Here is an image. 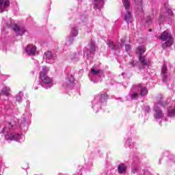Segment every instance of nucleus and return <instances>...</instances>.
Instances as JSON below:
<instances>
[{
	"label": "nucleus",
	"instance_id": "nucleus-1",
	"mask_svg": "<svg viewBox=\"0 0 175 175\" xmlns=\"http://www.w3.org/2000/svg\"><path fill=\"white\" fill-rule=\"evenodd\" d=\"M49 68L43 67L42 70L40 75V80L42 83H43V87L44 88H51L53 87V81L50 77L47 76V73H49ZM45 85V86H44Z\"/></svg>",
	"mask_w": 175,
	"mask_h": 175
},
{
	"label": "nucleus",
	"instance_id": "nucleus-2",
	"mask_svg": "<svg viewBox=\"0 0 175 175\" xmlns=\"http://www.w3.org/2000/svg\"><path fill=\"white\" fill-rule=\"evenodd\" d=\"M160 39L163 42H165L162 44L163 49L170 47L173 44V36L167 31H165L161 33Z\"/></svg>",
	"mask_w": 175,
	"mask_h": 175
},
{
	"label": "nucleus",
	"instance_id": "nucleus-3",
	"mask_svg": "<svg viewBox=\"0 0 175 175\" xmlns=\"http://www.w3.org/2000/svg\"><path fill=\"white\" fill-rule=\"evenodd\" d=\"M135 53L139 55V59L142 64L143 69H144V66H148V62L144 58L143 54L146 53V47L144 46H139L136 48Z\"/></svg>",
	"mask_w": 175,
	"mask_h": 175
},
{
	"label": "nucleus",
	"instance_id": "nucleus-4",
	"mask_svg": "<svg viewBox=\"0 0 175 175\" xmlns=\"http://www.w3.org/2000/svg\"><path fill=\"white\" fill-rule=\"evenodd\" d=\"M8 28H11L13 29L14 32H16L17 36H23L25 32H27V29L24 27H18L17 25L14 23V22H10V24L6 23Z\"/></svg>",
	"mask_w": 175,
	"mask_h": 175
},
{
	"label": "nucleus",
	"instance_id": "nucleus-5",
	"mask_svg": "<svg viewBox=\"0 0 175 175\" xmlns=\"http://www.w3.org/2000/svg\"><path fill=\"white\" fill-rule=\"evenodd\" d=\"M95 51H96V46L95 45V42H94V41L90 42L89 44V48L84 49V53L86 54L88 59H90V58H91L92 55L95 54Z\"/></svg>",
	"mask_w": 175,
	"mask_h": 175
},
{
	"label": "nucleus",
	"instance_id": "nucleus-6",
	"mask_svg": "<svg viewBox=\"0 0 175 175\" xmlns=\"http://www.w3.org/2000/svg\"><path fill=\"white\" fill-rule=\"evenodd\" d=\"M5 139L10 142H12V140H15V142L21 143V142H24V140H25V137L23 135L8 133L5 135Z\"/></svg>",
	"mask_w": 175,
	"mask_h": 175
},
{
	"label": "nucleus",
	"instance_id": "nucleus-7",
	"mask_svg": "<svg viewBox=\"0 0 175 175\" xmlns=\"http://www.w3.org/2000/svg\"><path fill=\"white\" fill-rule=\"evenodd\" d=\"M25 51L27 55H35L36 54V46L27 45L25 49Z\"/></svg>",
	"mask_w": 175,
	"mask_h": 175
},
{
	"label": "nucleus",
	"instance_id": "nucleus-8",
	"mask_svg": "<svg viewBox=\"0 0 175 175\" xmlns=\"http://www.w3.org/2000/svg\"><path fill=\"white\" fill-rule=\"evenodd\" d=\"M10 6V1L9 0H0V12L3 13L6 8Z\"/></svg>",
	"mask_w": 175,
	"mask_h": 175
},
{
	"label": "nucleus",
	"instance_id": "nucleus-9",
	"mask_svg": "<svg viewBox=\"0 0 175 175\" xmlns=\"http://www.w3.org/2000/svg\"><path fill=\"white\" fill-rule=\"evenodd\" d=\"M73 83H75V77L72 75H68L64 82H63V87L66 88L70 87L71 84H73Z\"/></svg>",
	"mask_w": 175,
	"mask_h": 175
},
{
	"label": "nucleus",
	"instance_id": "nucleus-10",
	"mask_svg": "<svg viewBox=\"0 0 175 175\" xmlns=\"http://www.w3.org/2000/svg\"><path fill=\"white\" fill-rule=\"evenodd\" d=\"M135 90H137V91L139 92V95L141 96H146L148 92L147 88L140 84L135 86Z\"/></svg>",
	"mask_w": 175,
	"mask_h": 175
},
{
	"label": "nucleus",
	"instance_id": "nucleus-11",
	"mask_svg": "<svg viewBox=\"0 0 175 175\" xmlns=\"http://www.w3.org/2000/svg\"><path fill=\"white\" fill-rule=\"evenodd\" d=\"M154 118L155 120H161L163 117V113H162V110L159 109L158 107H155L154 108Z\"/></svg>",
	"mask_w": 175,
	"mask_h": 175
},
{
	"label": "nucleus",
	"instance_id": "nucleus-12",
	"mask_svg": "<svg viewBox=\"0 0 175 175\" xmlns=\"http://www.w3.org/2000/svg\"><path fill=\"white\" fill-rule=\"evenodd\" d=\"M46 59L49 61H51L52 59H55L57 58V55L55 53H53L51 51H46L44 53Z\"/></svg>",
	"mask_w": 175,
	"mask_h": 175
},
{
	"label": "nucleus",
	"instance_id": "nucleus-13",
	"mask_svg": "<svg viewBox=\"0 0 175 175\" xmlns=\"http://www.w3.org/2000/svg\"><path fill=\"white\" fill-rule=\"evenodd\" d=\"M118 172L120 174H124L126 172V166L124 163H120L118 166Z\"/></svg>",
	"mask_w": 175,
	"mask_h": 175
},
{
	"label": "nucleus",
	"instance_id": "nucleus-14",
	"mask_svg": "<svg viewBox=\"0 0 175 175\" xmlns=\"http://www.w3.org/2000/svg\"><path fill=\"white\" fill-rule=\"evenodd\" d=\"M105 3L104 0H94V9H100Z\"/></svg>",
	"mask_w": 175,
	"mask_h": 175
},
{
	"label": "nucleus",
	"instance_id": "nucleus-15",
	"mask_svg": "<svg viewBox=\"0 0 175 175\" xmlns=\"http://www.w3.org/2000/svg\"><path fill=\"white\" fill-rule=\"evenodd\" d=\"M124 21L127 24H131V23H132V15L129 11H127L124 14Z\"/></svg>",
	"mask_w": 175,
	"mask_h": 175
},
{
	"label": "nucleus",
	"instance_id": "nucleus-16",
	"mask_svg": "<svg viewBox=\"0 0 175 175\" xmlns=\"http://www.w3.org/2000/svg\"><path fill=\"white\" fill-rule=\"evenodd\" d=\"M90 75L92 76H97L98 77H100V70H96L94 68H92L90 70Z\"/></svg>",
	"mask_w": 175,
	"mask_h": 175
},
{
	"label": "nucleus",
	"instance_id": "nucleus-17",
	"mask_svg": "<svg viewBox=\"0 0 175 175\" xmlns=\"http://www.w3.org/2000/svg\"><path fill=\"white\" fill-rule=\"evenodd\" d=\"M1 94L5 96H9L10 95V88L5 86L1 90Z\"/></svg>",
	"mask_w": 175,
	"mask_h": 175
},
{
	"label": "nucleus",
	"instance_id": "nucleus-18",
	"mask_svg": "<svg viewBox=\"0 0 175 175\" xmlns=\"http://www.w3.org/2000/svg\"><path fill=\"white\" fill-rule=\"evenodd\" d=\"M123 5L126 10H128L131 8V1L130 0H122Z\"/></svg>",
	"mask_w": 175,
	"mask_h": 175
},
{
	"label": "nucleus",
	"instance_id": "nucleus-19",
	"mask_svg": "<svg viewBox=\"0 0 175 175\" xmlns=\"http://www.w3.org/2000/svg\"><path fill=\"white\" fill-rule=\"evenodd\" d=\"M23 96H24V94L22 92H20L16 95V102H18V103H21L23 100Z\"/></svg>",
	"mask_w": 175,
	"mask_h": 175
},
{
	"label": "nucleus",
	"instance_id": "nucleus-20",
	"mask_svg": "<svg viewBox=\"0 0 175 175\" xmlns=\"http://www.w3.org/2000/svg\"><path fill=\"white\" fill-rule=\"evenodd\" d=\"M70 34L72 37H75L79 35V31H77V29L76 27L72 28Z\"/></svg>",
	"mask_w": 175,
	"mask_h": 175
},
{
	"label": "nucleus",
	"instance_id": "nucleus-21",
	"mask_svg": "<svg viewBox=\"0 0 175 175\" xmlns=\"http://www.w3.org/2000/svg\"><path fill=\"white\" fill-rule=\"evenodd\" d=\"M109 98V96H107V94H100V100L101 102H103Z\"/></svg>",
	"mask_w": 175,
	"mask_h": 175
},
{
	"label": "nucleus",
	"instance_id": "nucleus-22",
	"mask_svg": "<svg viewBox=\"0 0 175 175\" xmlns=\"http://www.w3.org/2000/svg\"><path fill=\"white\" fill-rule=\"evenodd\" d=\"M167 72V66H166V64H163L161 68V75H166Z\"/></svg>",
	"mask_w": 175,
	"mask_h": 175
},
{
	"label": "nucleus",
	"instance_id": "nucleus-23",
	"mask_svg": "<svg viewBox=\"0 0 175 175\" xmlns=\"http://www.w3.org/2000/svg\"><path fill=\"white\" fill-rule=\"evenodd\" d=\"M134 1L137 6H140V8H142V5H143L142 0H134Z\"/></svg>",
	"mask_w": 175,
	"mask_h": 175
},
{
	"label": "nucleus",
	"instance_id": "nucleus-24",
	"mask_svg": "<svg viewBox=\"0 0 175 175\" xmlns=\"http://www.w3.org/2000/svg\"><path fill=\"white\" fill-rule=\"evenodd\" d=\"M159 21L160 23H162L163 21H165V15L160 14L159 16Z\"/></svg>",
	"mask_w": 175,
	"mask_h": 175
},
{
	"label": "nucleus",
	"instance_id": "nucleus-25",
	"mask_svg": "<svg viewBox=\"0 0 175 175\" xmlns=\"http://www.w3.org/2000/svg\"><path fill=\"white\" fill-rule=\"evenodd\" d=\"M107 44H108V46H109L110 49H113L115 48V46H114V43H113V42H111V41L108 42H107Z\"/></svg>",
	"mask_w": 175,
	"mask_h": 175
},
{
	"label": "nucleus",
	"instance_id": "nucleus-26",
	"mask_svg": "<svg viewBox=\"0 0 175 175\" xmlns=\"http://www.w3.org/2000/svg\"><path fill=\"white\" fill-rule=\"evenodd\" d=\"M137 98H139V94L134 93L131 94V99H137Z\"/></svg>",
	"mask_w": 175,
	"mask_h": 175
},
{
	"label": "nucleus",
	"instance_id": "nucleus-27",
	"mask_svg": "<svg viewBox=\"0 0 175 175\" xmlns=\"http://www.w3.org/2000/svg\"><path fill=\"white\" fill-rule=\"evenodd\" d=\"M165 10L170 16H172L173 14V11H172V10L166 8Z\"/></svg>",
	"mask_w": 175,
	"mask_h": 175
},
{
	"label": "nucleus",
	"instance_id": "nucleus-28",
	"mask_svg": "<svg viewBox=\"0 0 175 175\" xmlns=\"http://www.w3.org/2000/svg\"><path fill=\"white\" fill-rule=\"evenodd\" d=\"M163 81L164 83H166V81H167V75L166 74L163 75Z\"/></svg>",
	"mask_w": 175,
	"mask_h": 175
},
{
	"label": "nucleus",
	"instance_id": "nucleus-29",
	"mask_svg": "<svg viewBox=\"0 0 175 175\" xmlns=\"http://www.w3.org/2000/svg\"><path fill=\"white\" fill-rule=\"evenodd\" d=\"M26 125H28V123L27 122V120H23V122L21 123V126H25Z\"/></svg>",
	"mask_w": 175,
	"mask_h": 175
},
{
	"label": "nucleus",
	"instance_id": "nucleus-30",
	"mask_svg": "<svg viewBox=\"0 0 175 175\" xmlns=\"http://www.w3.org/2000/svg\"><path fill=\"white\" fill-rule=\"evenodd\" d=\"M125 50L126 51H129V50H131V44H126L125 46Z\"/></svg>",
	"mask_w": 175,
	"mask_h": 175
},
{
	"label": "nucleus",
	"instance_id": "nucleus-31",
	"mask_svg": "<svg viewBox=\"0 0 175 175\" xmlns=\"http://www.w3.org/2000/svg\"><path fill=\"white\" fill-rule=\"evenodd\" d=\"M72 42H73V38H70L66 40V44H68V43H72Z\"/></svg>",
	"mask_w": 175,
	"mask_h": 175
},
{
	"label": "nucleus",
	"instance_id": "nucleus-32",
	"mask_svg": "<svg viewBox=\"0 0 175 175\" xmlns=\"http://www.w3.org/2000/svg\"><path fill=\"white\" fill-rule=\"evenodd\" d=\"M132 66H136L137 65V62H132L129 63Z\"/></svg>",
	"mask_w": 175,
	"mask_h": 175
},
{
	"label": "nucleus",
	"instance_id": "nucleus-33",
	"mask_svg": "<svg viewBox=\"0 0 175 175\" xmlns=\"http://www.w3.org/2000/svg\"><path fill=\"white\" fill-rule=\"evenodd\" d=\"M1 132L2 133H5V132H8V127H3Z\"/></svg>",
	"mask_w": 175,
	"mask_h": 175
},
{
	"label": "nucleus",
	"instance_id": "nucleus-34",
	"mask_svg": "<svg viewBox=\"0 0 175 175\" xmlns=\"http://www.w3.org/2000/svg\"><path fill=\"white\" fill-rule=\"evenodd\" d=\"M12 127H13V125H12V123H9L8 124V129H12Z\"/></svg>",
	"mask_w": 175,
	"mask_h": 175
},
{
	"label": "nucleus",
	"instance_id": "nucleus-35",
	"mask_svg": "<svg viewBox=\"0 0 175 175\" xmlns=\"http://www.w3.org/2000/svg\"><path fill=\"white\" fill-rule=\"evenodd\" d=\"M124 43H125V40H121V46H124Z\"/></svg>",
	"mask_w": 175,
	"mask_h": 175
},
{
	"label": "nucleus",
	"instance_id": "nucleus-36",
	"mask_svg": "<svg viewBox=\"0 0 175 175\" xmlns=\"http://www.w3.org/2000/svg\"><path fill=\"white\" fill-rule=\"evenodd\" d=\"M131 142H132V139H129L128 142H126V144H128V143H131Z\"/></svg>",
	"mask_w": 175,
	"mask_h": 175
},
{
	"label": "nucleus",
	"instance_id": "nucleus-37",
	"mask_svg": "<svg viewBox=\"0 0 175 175\" xmlns=\"http://www.w3.org/2000/svg\"><path fill=\"white\" fill-rule=\"evenodd\" d=\"M132 172L135 174V173H136V170H133L132 171Z\"/></svg>",
	"mask_w": 175,
	"mask_h": 175
},
{
	"label": "nucleus",
	"instance_id": "nucleus-38",
	"mask_svg": "<svg viewBox=\"0 0 175 175\" xmlns=\"http://www.w3.org/2000/svg\"><path fill=\"white\" fill-rule=\"evenodd\" d=\"M3 21H4V23H6V20H5V18H3Z\"/></svg>",
	"mask_w": 175,
	"mask_h": 175
},
{
	"label": "nucleus",
	"instance_id": "nucleus-39",
	"mask_svg": "<svg viewBox=\"0 0 175 175\" xmlns=\"http://www.w3.org/2000/svg\"><path fill=\"white\" fill-rule=\"evenodd\" d=\"M147 112H150V108H147Z\"/></svg>",
	"mask_w": 175,
	"mask_h": 175
},
{
	"label": "nucleus",
	"instance_id": "nucleus-40",
	"mask_svg": "<svg viewBox=\"0 0 175 175\" xmlns=\"http://www.w3.org/2000/svg\"><path fill=\"white\" fill-rule=\"evenodd\" d=\"M35 90H38V88H35Z\"/></svg>",
	"mask_w": 175,
	"mask_h": 175
},
{
	"label": "nucleus",
	"instance_id": "nucleus-41",
	"mask_svg": "<svg viewBox=\"0 0 175 175\" xmlns=\"http://www.w3.org/2000/svg\"><path fill=\"white\" fill-rule=\"evenodd\" d=\"M149 31L151 32L152 30H151V29H149Z\"/></svg>",
	"mask_w": 175,
	"mask_h": 175
},
{
	"label": "nucleus",
	"instance_id": "nucleus-42",
	"mask_svg": "<svg viewBox=\"0 0 175 175\" xmlns=\"http://www.w3.org/2000/svg\"><path fill=\"white\" fill-rule=\"evenodd\" d=\"M72 61H75V59H72Z\"/></svg>",
	"mask_w": 175,
	"mask_h": 175
},
{
	"label": "nucleus",
	"instance_id": "nucleus-43",
	"mask_svg": "<svg viewBox=\"0 0 175 175\" xmlns=\"http://www.w3.org/2000/svg\"><path fill=\"white\" fill-rule=\"evenodd\" d=\"M94 83H98V81H95Z\"/></svg>",
	"mask_w": 175,
	"mask_h": 175
}]
</instances>
